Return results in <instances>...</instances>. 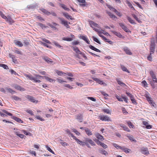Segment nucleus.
<instances>
[{"label":"nucleus","mask_w":157,"mask_h":157,"mask_svg":"<svg viewBox=\"0 0 157 157\" xmlns=\"http://www.w3.org/2000/svg\"><path fill=\"white\" fill-rule=\"evenodd\" d=\"M23 75L27 78L31 80H33L35 82H40L41 81L39 79H40L41 78H43V76L37 74H35L34 75L35 77H33L31 74H27L25 73H24Z\"/></svg>","instance_id":"1"},{"label":"nucleus","mask_w":157,"mask_h":157,"mask_svg":"<svg viewBox=\"0 0 157 157\" xmlns=\"http://www.w3.org/2000/svg\"><path fill=\"white\" fill-rule=\"evenodd\" d=\"M99 118L102 121H111L110 118L107 115H101L99 116Z\"/></svg>","instance_id":"2"},{"label":"nucleus","mask_w":157,"mask_h":157,"mask_svg":"<svg viewBox=\"0 0 157 157\" xmlns=\"http://www.w3.org/2000/svg\"><path fill=\"white\" fill-rule=\"evenodd\" d=\"M72 48H73V50L74 51H75V52L77 54V55H76L77 57H78V58H79V56L78 55V54H80V55H84L83 54V53L79 50V49L76 46L73 47Z\"/></svg>","instance_id":"3"},{"label":"nucleus","mask_w":157,"mask_h":157,"mask_svg":"<svg viewBox=\"0 0 157 157\" xmlns=\"http://www.w3.org/2000/svg\"><path fill=\"white\" fill-rule=\"evenodd\" d=\"M59 19L61 21V23L63 25L67 28H69L70 27L68 24H71L70 22L68 23L67 21L64 20L63 18L59 17Z\"/></svg>","instance_id":"4"},{"label":"nucleus","mask_w":157,"mask_h":157,"mask_svg":"<svg viewBox=\"0 0 157 157\" xmlns=\"http://www.w3.org/2000/svg\"><path fill=\"white\" fill-rule=\"evenodd\" d=\"M85 144H90L92 146H95V144L91 139L89 138H86L85 139Z\"/></svg>","instance_id":"5"},{"label":"nucleus","mask_w":157,"mask_h":157,"mask_svg":"<svg viewBox=\"0 0 157 157\" xmlns=\"http://www.w3.org/2000/svg\"><path fill=\"white\" fill-rule=\"evenodd\" d=\"M26 98L31 102L37 103L38 102L37 100L35 99L34 97L29 95H28L26 97Z\"/></svg>","instance_id":"6"},{"label":"nucleus","mask_w":157,"mask_h":157,"mask_svg":"<svg viewBox=\"0 0 157 157\" xmlns=\"http://www.w3.org/2000/svg\"><path fill=\"white\" fill-rule=\"evenodd\" d=\"M89 24L91 27H92L93 29L95 30V29H97L95 27L99 28V27L98 26V25L96 23L94 22L93 21H91L89 22Z\"/></svg>","instance_id":"7"},{"label":"nucleus","mask_w":157,"mask_h":157,"mask_svg":"<svg viewBox=\"0 0 157 157\" xmlns=\"http://www.w3.org/2000/svg\"><path fill=\"white\" fill-rule=\"evenodd\" d=\"M92 79L94 81L97 82L101 85H103L104 86H107V84L105 82H104L103 81L101 80L98 78H93Z\"/></svg>","instance_id":"8"},{"label":"nucleus","mask_w":157,"mask_h":157,"mask_svg":"<svg viewBox=\"0 0 157 157\" xmlns=\"http://www.w3.org/2000/svg\"><path fill=\"white\" fill-rule=\"evenodd\" d=\"M145 97L147 101L149 102V103L151 104L153 106H155V104L151 98L149 97L148 95L146 94Z\"/></svg>","instance_id":"9"},{"label":"nucleus","mask_w":157,"mask_h":157,"mask_svg":"<svg viewBox=\"0 0 157 157\" xmlns=\"http://www.w3.org/2000/svg\"><path fill=\"white\" fill-rule=\"evenodd\" d=\"M150 74L152 78L153 82H157V80L156 76L154 74V72L152 71H151L150 72Z\"/></svg>","instance_id":"10"},{"label":"nucleus","mask_w":157,"mask_h":157,"mask_svg":"<svg viewBox=\"0 0 157 157\" xmlns=\"http://www.w3.org/2000/svg\"><path fill=\"white\" fill-rule=\"evenodd\" d=\"M155 44L154 42L151 43L150 46V54L151 55L154 53Z\"/></svg>","instance_id":"11"},{"label":"nucleus","mask_w":157,"mask_h":157,"mask_svg":"<svg viewBox=\"0 0 157 157\" xmlns=\"http://www.w3.org/2000/svg\"><path fill=\"white\" fill-rule=\"evenodd\" d=\"M95 136L98 140L103 141L104 139L103 136L98 133H96Z\"/></svg>","instance_id":"12"},{"label":"nucleus","mask_w":157,"mask_h":157,"mask_svg":"<svg viewBox=\"0 0 157 157\" xmlns=\"http://www.w3.org/2000/svg\"><path fill=\"white\" fill-rule=\"evenodd\" d=\"M119 25L125 32L127 33L129 32H130L127 27L123 23H119Z\"/></svg>","instance_id":"13"},{"label":"nucleus","mask_w":157,"mask_h":157,"mask_svg":"<svg viewBox=\"0 0 157 157\" xmlns=\"http://www.w3.org/2000/svg\"><path fill=\"white\" fill-rule=\"evenodd\" d=\"M73 139L75 140L77 143L82 145V146H85L84 142L77 139L75 136H73Z\"/></svg>","instance_id":"14"},{"label":"nucleus","mask_w":157,"mask_h":157,"mask_svg":"<svg viewBox=\"0 0 157 157\" xmlns=\"http://www.w3.org/2000/svg\"><path fill=\"white\" fill-rule=\"evenodd\" d=\"M99 36L101 37L102 39L105 41L106 42H108L110 44H113V42L110 41L109 39H107L106 38L103 36V35H101V34H99Z\"/></svg>","instance_id":"15"},{"label":"nucleus","mask_w":157,"mask_h":157,"mask_svg":"<svg viewBox=\"0 0 157 157\" xmlns=\"http://www.w3.org/2000/svg\"><path fill=\"white\" fill-rule=\"evenodd\" d=\"M71 38H66V37H63V38L62 39L63 40L67 41H71L73 40V39L75 38V36L73 34H71Z\"/></svg>","instance_id":"16"},{"label":"nucleus","mask_w":157,"mask_h":157,"mask_svg":"<svg viewBox=\"0 0 157 157\" xmlns=\"http://www.w3.org/2000/svg\"><path fill=\"white\" fill-rule=\"evenodd\" d=\"M6 20L7 22H8L10 25H12L14 22V21L12 19L11 17L9 16L7 17V18Z\"/></svg>","instance_id":"17"},{"label":"nucleus","mask_w":157,"mask_h":157,"mask_svg":"<svg viewBox=\"0 0 157 157\" xmlns=\"http://www.w3.org/2000/svg\"><path fill=\"white\" fill-rule=\"evenodd\" d=\"M132 17L134 18H135V19L137 21H138L139 23H141L142 22V21H141V19L140 18V17L141 16L140 15L139 16H138V17H137L135 14H132Z\"/></svg>","instance_id":"18"},{"label":"nucleus","mask_w":157,"mask_h":157,"mask_svg":"<svg viewBox=\"0 0 157 157\" xmlns=\"http://www.w3.org/2000/svg\"><path fill=\"white\" fill-rule=\"evenodd\" d=\"M63 15L65 17L68 19H70L71 20H74V18H73L71 16L69 15L66 12L63 13Z\"/></svg>","instance_id":"19"},{"label":"nucleus","mask_w":157,"mask_h":157,"mask_svg":"<svg viewBox=\"0 0 157 157\" xmlns=\"http://www.w3.org/2000/svg\"><path fill=\"white\" fill-rule=\"evenodd\" d=\"M123 50L125 52L126 54L128 55H132V52L130 51V49L127 47H125L123 48Z\"/></svg>","instance_id":"20"},{"label":"nucleus","mask_w":157,"mask_h":157,"mask_svg":"<svg viewBox=\"0 0 157 157\" xmlns=\"http://www.w3.org/2000/svg\"><path fill=\"white\" fill-rule=\"evenodd\" d=\"M141 152L142 154L145 155H147L149 154V152L147 148H141Z\"/></svg>","instance_id":"21"},{"label":"nucleus","mask_w":157,"mask_h":157,"mask_svg":"<svg viewBox=\"0 0 157 157\" xmlns=\"http://www.w3.org/2000/svg\"><path fill=\"white\" fill-rule=\"evenodd\" d=\"M142 122L143 124L146 126V128L147 129H150L152 128V126L149 125L147 121H143Z\"/></svg>","instance_id":"22"},{"label":"nucleus","mask_w":157,"mask_h":157,"mask_svg":"<svg viewBox=\"0 0 157 157\" xmlns=\"http://www.w3.org/2000/svg\"><path fill=\"white\" fill-rule=\"evenodd\" d=\"M14 88L17 90H20V91H23L25 90V89L18 85H16L14 86Z\"/></svg>","instance_id":"23"},{"label":"nucleus","mask_w":157,"mask_h":157,"mask_svg":"<svg viewBox=\"0 0 157 157\" xmlns=\"http://www.w3.org/2000/svg\"><path fill=\"white\" fill-rule=\"evenodd\" d=\"M14 43L16 45L19 46V47H22L23 46V44L21 41L18 40H15Z\"/></svg>","instance_id":"24"},{"label":"nucleus","mask_w":157,"mask_h":157,"mask_svg":"<svg viewBox=\"0 0 157 157\" xmlns=\"http://www.w3.org/2000/svg\"><path fill=\"white\" fill-rule=\"evenodd\" d=\"M13 52L15 53L20 55H22V52L20 51L19 49L16 48H15L13 50Z\"/></svg>","instance_id":"25"},{"label":"nucleus","mask_w":157,"mask_h":157,"mask_svg":"<svg viewBox=\"0 0 157 157\" xmlns=\"http://www.w3.org/2000/svg\"><path fill=\"white\" fill-rule=\"evenodd\" d=\"M12 118L18 123H23V121L20 118H18L17 117H16L13 116L12 117Z\"/></svg>","instance_id":"26"},{"label":"nucleus","mask_w":157,"mask_h":157,"mask_svg":"<svg viewBox=\"0 0 157 157\" xmlns=\"http://www.w3.org/2000/svg\"><path fill=\"white\" fill-rule=\"evenodd\" d=\"M116 80L118 83L120 85L123 86V87H124L126 86V84L123 83V82H122L119 79V78H116Z\"/></svg>","instance_id":"27"},{"label":"nucleus","mask_w":157,"mask_h":157,"mask_svg":"<svg viewBox=\"0 0 157 157\" xmlns=\"http://www.w3.org/2000/svg\"><path fill=\"white\" fill-rule=\"evenodd\" d=\"M85 132H86L88 136H91L92 135V133L90 130L88 128H86L85 129Z\"/></svg>","instance_id":"28"},{"label":"nucleus","mask_w":157,"mask_h":157,"mask_svg":"<svg viewBox=\"0 0 157 157\" xmlns=\"http://www.w3.org/2000/svg\"><path fill=\"white\" fill-rule=\"evenodd\" d=\"M76 119H77L80 122H82V114H80L77 115L76 118Z\"/></svg>","instance_id":"29"},{"label":"nucleus","mask_w":157,"mask_h":157,"mask_svg":"<svg viewBox=\"0 0 157 157\" xmlns=\"http://www.w3.org/2000/svg\"><path fill=\"white\" fill-rule=\"evenodd\" d=\"M127 19L131 24L133 25H135L136 24V23L130 17L127 16Z\"/></svg>","instance_id":"30"},{"label":"nucleus","mask_w":157,"mask_h":157,"mask_svg":"<svg viewBox=\"0 0 157 157\" xmlns=\"http://www.w3.org/2000/svg\"><path fill=\"white\" fill-rule=\"evenodd\" d=\"M107 13L108 15L111 18H112L114 20L117 18V17H116L115 15L113 14L110 12L107 11Z\"/></svg>","instance_id":"31"},{"label":"nucleus","mask_w":157,"mask_h":157,"mask_svg":"<svg viewBox=\"0 0 157 157\" xmlns=\"http://www.w3.org/2000/svg\"><path fill=\"white\" fill-rule=\"evenodd\" d=\"M81 39L85 41L87 44H90V41L86 36H81Z\"/></svg>","instance_id":"32"},{"label":"nucleus","mask_w":157,"mask_h":157,"mask_svg":"<svg viewBox=\"0 0 157 157\" xmlns=\"http://www.w3.org/2000/svg\"><path fill=\"white\" fill-rule=\"evenodd\" d=\"M9 56L10 58H11L12 59L13 62L14 63H15L16 61V59H15V56L13 55H12L11 53H10L9 54Z\"/></svg>","instance_id":"33"},{"label":"nucleus","mask_w":157,"mask_h":157,"mask_svg":"<svg viewBox=\"0 0 157 157\" xmlns=\"http://www.w3.org/2000/svg\"><path fill=\"white\" fill-rule=\"evenodd\" d=\"M121 150L123 151L125 153H129L130 151V150L126 148L124 146L122 147Z\"/></svg>","instance_id":"34"},{"label":"nucleus","mask_w":157,"mask_h":157,"mask_svg":"<svg viewBox=\"0 0 157 157\" xmlns=\"http://www.w3.org/2000/svg\"><path fill=\"white\" fill-rule=\"evenodd\" d=\"M44 77L45 78V79L47 80L48 81L50 82H55L56 80L53 79H52L51 78H49L48 77L45 76H44Z\"/></svg>","instance_id":"35"},{"label":"nucleus","mask_w":157,"mask_h":157,"mask_svg":"<svg viewBox=\"0 0 157 157\" xmlns=\"http://www.w3.org/2000/svg\"><path fill=\"white\" fill-rule=\"evenodd\" d=\"M41 11H42L43 13H44L45 14L49 15L50 14H51V12H48L45 9H42L40 10Z\"/></svg>","instance_id":"36"},{"label":"nucleus","mask_w":157,"mask_h":157,"mask_svg":"<svg viewBox=\"0 0 157 157\" xmlns=\"http://www.w3.org/2000/svg\"><path fill=\"white\" fill-rule=\"evenodd\" d=\"M89 48L91 49L92 50H93L95 51H96L97 52H100L101 51L99 50V49L95 48L94 46L92 45H90L89 46Z\"/></svg>","instance_id":"37"},{"label":"nucleus","mask_w":157,"mask_h":157,"mask_svg":"<svg viewBox=\"0 0 157 157\" xmlns=\"http://www.w3.org/2000/svg\"><path fill=\"white\" fill-rule=\"evenodd\" d=\"M120 126L122 127L124 130L128 132H130V130H129L128 128L125 125L121 124L120 125Z\"/></svg>","instance_id":"38"},{"label":"nucleus","mask_w":157,"mask_h":157,"mask_svg":"<svg viewBox=\"0 0 157 157\" xmlns=\"http://www.w3.org/2000/svg\"><path fill=\"white\" fill-rule=\"evenodd\" d=\"M112 32L114 34L120 38H121L122 36L120 33L117 32L115 31H112Z\"/></svg>","instance_id":"39"},{"label":"nucleus","mask_w":157,"mask_h":157,"mask_svg":"<svg viewBox=\"0 0 157 157\" xmlns=\"http://www.w3.org/2000/svg\"><path fill=\"white\" fill-rule=\"evenodd\" d=\"M126 3L128 4V6L131 9H132L133 10H135V8L133 7L132 4L129 1L127 0L126 1Z\"/></svg>","instance_id":"40"},{"label":"nucleus","mask_w":157,"mask_h":157,"mask_svg":"<svg viewBox=\"0 0 157 157\" xmlns=\"http://www.w3.org/2000/svg\"><path fill=\"white\" fill-rule=\"evenodd\" d=\"M56 73L59 75L61 76L62 75H65L66 74V73H63L62 71H59V70H56Z\"/></svg>","instance_id":"41"},{"label":"nucleus","mask_w":157,"mask_h":157,"mask_svg":"<svg viewBox=\"0 0 157 157\" xmlns=\"http://www.w3.org/2000/svg\"><path fill=\"white\" fill-rule=\"evenodd\" d=\"M121 68L122 70L123 71H125V72L128 73H130L129 71L127 69V68L126 67H125L124 66V65H121Z\"/></svg>","instance_id":"42"},{"label":"nucleus","mask_w":157,"mask_h":157,"mask_svg":"<svg viewBox=\"0 0 157 157\" xmlns=\"http://www.w3.org/2000/svg\"><path fill=\"white\" fill-rule=\"evenodd\" d=\"M59 5L61 6V7L64 10L67 11H69L70 9L67 8L66 5L63 4L59 3Z\"/></svg>","instance_id":"43"},{"label":"nucleus","mask_w":157,"mask_h":157,"mask_svg":"<svg viewBox=\"0 0 157 157\" xmlns=\"http://www.w3.org/2000/svg\"><path fill=\"white\" fill-rule=\"evenodd\" d=\"M11 98L13 99H14L16 101L19 100L20 101H21V98H20L15 95H14L12 96Z\"/></svg>","instance_id":"44"},{"label":"nucleus","mask_w":157,"mask_h":157,"mask_svg":"<svg viewBox=\"0 0 157 157\" xmlns=\"http://www.w3.org/2000/svg\"><path fill=\"white\" fill-rule=\"evenodd\" d=\"M100 152L101 154L104 155H107L108 154V152L106 151H105V150L103 149H102L101 150H100Z\"/></svg>","instance_id":"45"},{"label":"nucleus","mask_w":157,"mask_h":157,"mask_svg":"<svg viewBox=\"0 0 157 157\" xmlns=\"http://www.w3.org/2000/svg\"><path fill=\"white\" fill-rule=\"evenodd\" d=\"M0 67H2L3 68H4V69H9V68L8 66L4 64H0Z\"/></svg>","instance_id":"46"},{"label":"nucleus","mask_w":157,"mask_h":157,"mask_svg":"<svg viewBox=\"0 0 157 157\" xmlns=\"http://www.w3.org/2000/svg\"><path fill=\"white\" fill-rule=\"evenodd\" d=\"M113 145L117 149H120L121 150L122 147H121L115 143L113 144Z\"/></svg>","instance_id":"47"},{"label":"nucleus","mask_w":157,"mask_h":157,"mask_svg":"<svg viewBox=\"0 0 157 157\" xmlns=\"http://www.w3.org/2000/svg\"><path fill=\"white\" fill-rule=\"evenodd\" d=\"M45 147L48 151L52 153L53 154H55L54 152L48 146H45Z\"/></svg>","instance_id":"48"},{"label":"nucleus","mask_w":157,"mask_h":157,"mask_svg":"<svg viewBox=\"0 0 157 157\" xmlns=\"http://www.w3.org/2000/svg\"><path fill=\"white\" fill-rule=\"evenodd\" d=\"M65 132L67 134H68V135H70L73 138V136H74L73 135V134L71 133L69 129H67L65 130Z\"/></svg>","instance_id":"49"},{"label":"nucleus","mask_w":157,"mask_h":157,"mask_svg":"<svg viewBox=\"0 0 157 157\" xmlns=\"http://www.w3.org/2000/svg\"><path fill=\"white\" fill-rule=\"evenodd\" d=\"M0 15L3 19L6 20L7 17L5 16L3 13L1 11H0Z\"/></svg>","instance_id":"50"},{"label":"nucleus","mask_w":157,"mask_h":157,"mask_svg":"<svg viewBox=\"0 0 157 157\" xmlns=\"http://www.w3.org/2000/svg\"><path fill=\"white\" fill-rule=\"evenodd\" d=\"M56 80L59 83H62L64 82H66V81H64L62 79L59 78H57Z\"/></svg>","instance_id":"51"},{"label":"nucleus","mask_w":157,"mask_h":157,"mask_svg":"<svg viewBox=\"0 0 157 157\" xmlns=\"http://www.w3.org/2000/svg\"><path fill=\"white\" fill-rule=\"evenodd\" d=\"M92 38H93V40L98 43L99 44H100L101 43L100 42V41L98 40L97 38L96 37H95L94 36H93L92 37Z\"/></svg>","instance_id":"52"},{"label":"nucleus","mask_w":157,"mask_h":157,"mask_svg":"<svg viewBox=\"0 0 157 157\" xmlns=\"http://www.w3.org/2000/svg\"><path fill=\"white\" fill-rule=\"evenodd\" d=\"M99 28V29H95V31L98 33V35L99 34H101L102 33V31H101L102 29H101L100 28Z\"/></svg>","instance_id":"53"},{"label":"nucleus","mask_w":157,"mask_h":157,"mask_svg":"<svg viewBox=\"0 0 157 157\" xmlns=\"http://www.w3.org/2000/svg\"><path fill=\"white\" fill-rule=\"evenodd\" d=\"M2 111L3 113L7 114V115H8L9 116H12V114L11 113L8 112V111H6V110H2Z\"/></svg>","instance_id":"54"},{"label":"nucleus","mask_w":157,"mask_h":157,"mask_svg":"<svg viewBox=\"0 0 157 157\" xmlns=\"http://www.w3.org/2000/svg\"><path fill=\"white\" fill-rule=\"evenodd\" d=\"M127 123L130 127L133 128L134 127L133 125L132 124V123L130 121H128L127 122Z\"/></svg>","instance_id":"55"},{"label":"nucleus","mask_w":157,"mask_h":157,"mask_svg":"<svg viewBox=\"0 0 157 157\" xmlns=\"http://www.w3.org/2000/svg\"><path fill=\"white\" fill-rule=\"evenodd\" d=\"M26 112H27L28 113L30 114L31 115H33V111L32 110H30V109H27L26 110Z\"/></svg>","instance_id":"56"},{"label":"nucleus","mask_w":157,"mask_h":157,"mask_svg":"<svg viewBox=\"0 0 157 157\" xmlns=\"http://www.w3.org/2000/svg\"><path fill=\"white\" fill-rule=\"evenodd\" d=\"M79 42L78 41H74L72 42V44L73 45H77L79 44Z\"/></svg>","instance_id":"57"},{"label":"nucleus","mask_w":157,"mask_h":157,"mask_svg":"<svg viewBox=\"0 0 157 157\" xmlns=\"http://www.w3.org/2000/svg\"><path fill=\"white\" fill-rule=\"evenodd\" d=\"M36 117L37 119H39L41 121H44V119H43L41 117H40L39 115L36 116Z\"/></svg>","instance_id":"58"},{"label":"nucleus","mask_w":157,"mask_h":157,"mask_svg":"<svg viewBox=\"0 0 157 157\" xmlns=\"http://www.w3.org/2000/svg\"><path fill=\"white\" fill-rule=\"evenodd\" d=\"M101 146L104 149H106L108 147L107 145L103 143H101Z\"/></svg>","instance_id":"59"},{"label":"nucleus","mask_w":157,"mask_h":157,"mask_svg":"<svg viewBox=\"0 0 157 157\" xmlns=\"http://www.w3.org/2000/svg\"><path fill=\"white\" fill-rule=\"evenodd\" d=\"M22 132H23L25 135L27 136L29 134H31V133L30 132H27L25 130H22Z\"/></svg>","instance_id":"60"},{"label":"nucleus","mask_w":157,"mask_h":157,"mask_svg":"<svg viewBox=\"0 0 157 157\" xmlns=\"http://www.w3.org/2000/svg\"><path fill=\"white\" fill-rule=\"evenodd\" d=\"M103 111L105 112L107 114H110V112L109 110L108 109H103Z\"/></svg>","instance_id":"61"},{"label":"nucleus","mask_w":157,"mask_h":157,"mask_svg":"<svg viewBox=\"0 0 157 157\" xmlns=\"http://www.w3.org/2000/svg\"><path fill=\"white\" fill-rule=\"evenodd\" d=\"M64 86L65 87L68 88L70 89H72L73 88V87H71L69 84H66L64 85Z\"/></svg>","instance_id":"62"},{"label":"nucleus","mask_w":157,"mask_h":157,"mask_svg":"<svg viewBox=\"0 0 157 157\" xmlns=\"http://www.w3.org/2000/svg\"><path fill=\"white\" fill-rule=\"evenodd\" d=\"M95 142L98 145H101V143H102V142H101L99 141V140L95 139V140H94Z\"/></svg>","instance_id":"63"},{"label":"nucleus","mask_w":157,"mask_h":157,"mask_svg":"<svg viewBox=\"0 0 157 157\" xmlns=\"http://www.w3.org/2000/svg\"><path fill=\"white\" fill-rule=\"evenodd\" d=\"M42 40L43 41L49 44H51V42L48 40L46 39L45 38H43L42 39Z\"/></svg>","instance_id":"64"}]
</instances>
